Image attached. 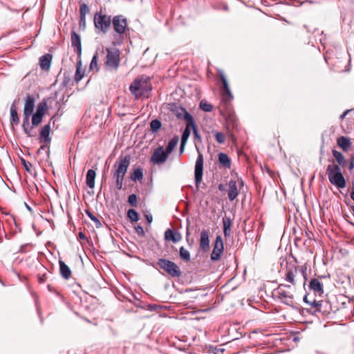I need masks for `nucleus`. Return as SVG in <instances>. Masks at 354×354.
I'll return each instance as SVG.
<instances>
[{
    "mask_svg": "<svg viewBox=\"0 0 354 354\" xmlns=\"http://www.w3.org/2000/svg\"><path fill=\"white\" fill-rule=\"evenodd\" d=\"M130 160L129 155L120 156L113 166L111 176L115 180V186L118 190L122 189L123 180L129 167Z\"/></svg>",
    "mask_w": 354,
    "mask_h": 354,
    "instance_id": "1",
    "label": "nucleus"
},
{
    "mask_svg": "<svg viewBox=\"0 0 354 354\" xmlns=\"http://www.w3.org/2000/svg\"><path fill=\"white\" fill-rule=\"evenodd\" d=\"M111 24L114 30L113 43L120 45L129 35V28L127 26V19L121 15L114 16L112 18Z\"/></svg>",
    "mask_w": 354,
    "mask_h": 354,
    "instance_id": "2",
    "label": "nucleus"
},
{
    "mask_svg": "<svg viewBox=\"0 0 354 354\" xmlns=\"http://www.w3.org/2000/svg\"><path fill=\"white\" fill-rule=\"evenodd\" d=\"M284 279L292 286H296L299 282H303L305 285L307 281L306 268L295 263H287Z\"/></svg>",
    "mask_w": 354,
    "mask_h": 354,
    "instance_id": "3",
    "label": "nucleus"
},
{
    "mask_svg": "<svg viewBox=\"0 0 354 354\" xmlns=\"http://www.w3.org/2000/svg\"><path fill=\"white\" fill-rule=\"evenodd\" d=\"M151 89V79L145 75L135 79L129 86V91L136 99L147 95Z\"/></svg>",
    "mask_w": 354,
    "mask_h": 354,
    "instance_id": "4",
    "label": "nucleus"
},
{
    "mask_svg": "<svg viewBox=\"0 0 354 354\" xmlns=\"http://www.w3.org/2000/svg\"><path fill=\"white\" fill-rule=\"evenodd\" d=\"M326 174L332 185L336 186L338 189L346 187V182L339 165L335 164L328 165L326 169Z\"/></svg>",
    "mask_w": 354,
    "mask_h": 354,
    "instance_id": "5",
    "label": "nucleus"
},
{
    "mask_svg": "<svg viewBox=\"0 0 354 354\" xmlns=\"http://www.w3.org/2000/svg\"><path fill=\"white\" fill-rule=\"evenodd\" d=\"M240 187H243V181L238 177L236 173L232 174V178L226 182L225 190L227 194V198L230 201H233L239 195Z\"/></svg>",
    "mask_w": 354,
    "mask_h": 354,
    "instance_id": "6",
    "label": "nucleus"
},
{
    "mask_svg": "<svg viewBox=\"0 0 354 354\" xmlns=\"http://www.w3.org/2000/svg\"><path fill=\"white\" fill-rule=\"evenodd\" d=\"M111 16L100 12H97L94 15L93 23L95 28L102 34L108 32L111 26Z\"/></svg>",
    "mask_w": 354,
    "mask_h": 354,
    "instance_id": "7",
    "label": "nucleus"
},
{
    "mask_svg": "<svg viewBox=\"0 0 354 354\" xmlns=\"http://www.w3.org/2000/svg\"><path fill=\"white\" fill-rule=\"evenodd\" d=\"M225 118V129L227 131V136H229L232 141H234V135L233 133L234 129L238 126L236 118L234 115V111L231 108L226 106L225 111L223 109V118Z\"/></svg>",
    "mask_w": 354,
    "mask_h": 354,
    "instance_id": "8",
    "label": "nucleus"
},
{
    "mask_svg": "<svg viewBox=\"0 0 354 354\" xmlns=\"http://www.w3.org/2000/svg\"><path fill=\"white\" fill-rule=\"evenodd\" d=\"M157 265L171 277H180L182 274L180 267L174 262L166 259H158Z\"/></svg>",
    "mask_w": 354,
    "mask_h": 354,
    "instance_id": "9",
    "label": "nucleus"
},
{
    "mask_svg": "<svg viewBox=\"0 0 354 354\" xmlns=\"http://www.w3.org/2000/svg\"><path fill=\"white\" fill-rule=\"evenodd\" d=\"M106 55L104 64L109 70L116 71L120 66V52L116 49L106 48Z\"/></svg>",
    "mask_w": 354,
    "mask_h": 354,
    "instance_id": "10",
    "label": "nucleus"
},
{
    "mask_svg": "<svg viewBox=\"0 0 354 354\" xmlns=\"http://www.w3.org/2000/svg\"><path fill=\"white\" fill-rule=\"evenodd\" d=\"M290 285L280 284L275 290L281 301L288 306H293V295L286 290V288H290Z\"/></svg>",
    "mask_w": 354,
    "mask_h": 354,
    "instance_id": "11",
    "label": "nucleus"
},
{
    "mask_svg": "<svg viewBox=\"0 0 354 354\" xmlns=\"http://www.w3.org/2000/svg\"><path fill=\"white\" fill-rule=\"evenodd\" d=\"M203 156L201 153L198 152L195 167H194V178L196 186L198 188L200 183L202 181L203 176Z\"/></svg>",
    "mask_w": 354,
    "mask_h": 354,
    "instance_id": "12",
    "label": "nucleus"
},
{
    "mask_svg": "<svg viewBox=\"0 0 354 354\" xmlns=\"http://www.w3.org/2000/svg\"><path fill=\"white\" fill-rule=\"evenodd\" d=\"M168 155L163 147L160 146L154 150L151 157V162L156 165L162 164L167 160Z\"/></svg>",
    "mask_w": 354,
    "mask_h": 354,
    "instance_id": "13",
    "label": "nucleus"
},
{
    "mask_svg": "<svg viewBox=\"0 0 354 354\" xmlns=\"http://www.w3.org/2000/svg\"><path fill=\"white\" fill-rule=\"evenodd\" d=\"M31 115L23 113L22 129L24 133L28 137H35L37 132L35 131L32 124H30V118Z\"/></svg>",
    "mask_w": 354,
    "mask_h": 354,
    "instance_id": "14",
    "label": "nucleus"
},
{
    "mask_svg": "<svg viewBox=\"0 0 354 354\" xmlns=\"http://www.w3.org/2000/svg\"><path fill=\"white\" fill-rule=\"evenodd\" d=\"M71 46L77 55V59H80L82 55L81 38L75 31L71 32Z\"/></svg>",
    "mask_w": 354,
    "mask_h": 354,
    "instance_id": "15",
    "label": "nucleus"
},
{
    "mask_svg": "<svg viewBox=\"0 0 354 354\" xmlns=\"http://www.w3.org/2000/svg\"><path fill=\"white\" fill-rule=\"evenodd\" d=\"M35 107V99L32 95L28 94L25 98L24 113L32 115Z\"/></svg>",
    "mask_w": 354,
    "mask_h": 354,
    "instance_id": "16",
    "label": "nucleus"
},
{
    "mask_svg": "<svg viewBox=\"0 0 354 354\" xmlns=\"http://www.w3.org/2000/svg\"><path fill=\"white\" fill-rule=\"evenodd\" d=\"M53 118L50 119L51 121ZM50 122L48 124L44 125L39 133V142L44 144H49L50 142Z\"/></svg>",
    "mask_w": 354,
    "mask_h": 354,
    "instance_id": "17",
    "label": "nucleus"
},
{
    "mask_svg": "<svg viewBox=\"0 0 354 354\" xmlns=\"http://www.w3.org/2000/svg\"><path fill=\"white\" fill-rule=\"evenodd\" d=\"M234 98V96L229 88L227 80L223 75V104L230 102Z\"/></svg>",
    "mask_w": 354,
    "mask_h": 354,
    "instance_id": "18",
    "label": "nucleus"
},
{
    "mask_svg": "<svg viewBox=\"0 0 354 354\" xmlns=\"http://www.w3.org/2000/svg\"><path fill=\"white\" fill-rule=\"evenodd\" d=\"M52 55L47 53L40 57L39 60V64L41 70L44 71H49L52 62Z\"/></svg>",
    "mask_w": 354,
    "mask_h": 354,
    "instance_id": "19",
    "label": "nucleus"
},
{
    "mask_svg": "<svg viewBox=\"0 0 354 354\" xmlns=\"http://www.w3.org/2000/svg\"><path fill=\"white\" fill-rule=\"evenodd\" d=\"M165 239L166 241H171L174 243H177L182 239V236L178 232H176L172 229H167L165 232Z\"/></svg>",
    "mask_w": 354,
    "mask_h": 354,
    "instance_id": "20",
    "label": "nucleus"
},
{
    "mask_svg": "<svg viewBox=\"0 0 354 354\" xmlns=\"http://www.w3.org/2000/svg\"><path fill=\"white\" fill-rule=\"evenodd\" d=\"M209 232L203 230L201 233L200 247L203 252L209 249Z\"/></svg>",
    "mask_w": 354,
    "mask_h": 354,
    "instance_id": "21",
    "label": "nucleus"
},
{
    "mask_svg": "<svg viewBox=\"0 0 354 354\" xmlns=\"http://www.w3.org/2000/svg\"><path fill=\"white\" fill-rule=\"evenodd\" d=\"M59 273L61 276L66 280L71 277V270L70 268L62 260L59 261Z\"/></svg>",
    "mask_w": 354,
    "mask_h": 354,
    "instance_id": "22",
    "label": "nucleus"
},
{
    "mask_svg": "<svg viewBox=\"0 0 354 354\" xmlns=\"http://www.w3.org/2000/svg\"><path fill=\"white\" fill-rule=\"evenodd\" d=\"M221 244V236L218 235L216 239V243L214 248L211 254V259L212 261H216L220 259L221 254V248H218V243Z\"/></svg>",
    "mask_w": 354,
    "mask_h": 354,
    "instance_id": "23",
    "label": "nucleus"
},
{
    "mask_svg": "<svg viewBox=\"0 0 354 354\" xmlns=\"http://www.w3.org/2000/svg\"><path fill=\"white\" fill-rule=\"evenodd\" d=\"M10 124L11 125H18L19 123V118L17 114L15 101L10 106Z\"/></svg>",
    "mask_w": 354,
    "mask_h": 354,
    "instance_id": "24",
    "label": "nucleus"
},
{
    "mask_svg": "<svg viewBox=\"0 0 354 354\" xmlns=\"http://www.w3.org/2000/svg\"><path fill=\"white\" fill-rule=\"evenodd\" d=\"M309 287L314 292H318L319 295L324 293L323 285L317 279H311Z\"/></svg>",
    "mask_w": 354,
    "mask_h": 354,
    "instance_id": "25",
    "label": "nucleus"
},
{
    "mask_svg": "<svg viewBox=\"0 0 354 354\" xmlns=\"http://www.w3.org/2000/svg\"><path fill=\"white\" fill-rule=\"evenodd\" d=\"M96 173L93 169H88L86 176V183L87 186L93 189L95 186Z\"/></svg>",
    "mask_w": 354,
    "mask_h": 354,
    "instance_id": "26",
    "label": "nucleus"
},
{
    "mask_svg": "<svg viewBox=\"0 0 354 354\" xmlns=\"http://www.w3.org/2000/svg\"><path fill=\"white\" fill-rule=\"evenodd\" d=\"M337 142L339 147H341L344 151H347L351 145L350 140L344 136L339 137L337 139Z\"/></svg>",
    "mask_w": 354,
    "mask_h": 354,
    "instance_id": "27",
    "label": "nucleus"
},
{
    "mask_svg": "<svg viewBox=\"0 0 354 354\" xmlns=\"http://www.w3.org/2000/svg\"><path fill=\"white\" fill-rule=\"evenodd\" d=\"M332 153L333 157L335 158L338 163L337 165H339V167L341 166H345V165L346 164V160L345 159V157L341 152L337 150H333Z\"/></svg>",
    "mask_w": 354,
    "mask_h": 354,
    "instance_id": "28",
    "label": "nucleus"
},
{
    "mask_svg": "<svg viewBox=\"0 0 354 354\" xmlns=\"http://www.w3.org/2000/svg\"><path fill=\"white\" fill-rule=\"evenodd\" d=\"M81 67H82V61H81V58H80V59H78L77 65H76V72H75V77H74L75 81L76 82H79L82 79V77H84V72L82 71Z\"/></svg>",
    "mask_w": 354,
    "mask_h": 354,
    "instance_id": "29",
    "label": "nucleus"
},
{
    "mask_svg": "<svg viewBox=\"0 0 354 354\" xmlns=\"http://www.w3.org/2000/svg\"><path fill=\"white\" fill-rule=\"evenodd\" d=\"M47 109V100L44 99L37 104L35 113L44 116Z\"/></svg>",
    "mask_w": 354,
    "mask_h": 354,
    "instance_id": "30",
    "label": "nucleus"
},
{
    "mask_svg": "<svg viewBox=\"0 0 354 354\" xmlns=\"http://www.w3.org/2000/svg\"><path fill=\"white\" fill-rule=\"evenodd\" d=\"M130 178L133 181H141L143 178V171L141 168L136 169L131 174Z\"/></svg>",
    "mask_w": 354,
    "mask_h": 354,
    "instance_id": "31",
    "label": "nucleus"
},
{
    "mask_svg": "<svg viewBox=\"0 0 354 354\" xmlns=\"http://www.w3.org/2000/svg\"><path fill=\"white\" fill-rule=\"evenodd\" d=\"M178 136H174L171 140H169L167 146V148H166V150H165L168 154L171 153L174 148L176 147L178 142Z\"/></svg>",
    "mask_w": 354,
    "mask_h": 354,
    "instance_id": "32",
    "label": "nucleus"
},
{
    "mask_svg": "<svg viewBox=\"0 0 354 354\" xmlns=\"http://www.w3.org/2000/svg\"><path fill=\"white\" fill-rule=\"evenodd\" d=\"M179 255L180 259L185 262L190 261L191 257L189 252L183 246L179 249Z\"/></svg>",
    "mask_w": 354,
    "mask_h": 354,
    "instance_id": "33",
    "label": "nucleus"
},
{
    "mask_svg": "<svg viewBox=\"0 0 354 354\" xmlns=\"http://www.w3.org/2000/svg\"><path fill=\"white\" fill-rule=\"evenodd\" d=\"M182 111L184 112V118L187 122L186 127H188V128H189V127H192V128L195 127L196 125L193 117L185 109H182Z\"/></svg>",
    "mask_w": 354,
    "mask_h": 354,
    "instance_id": "34",
    "label": "nucleus"
},
{
    "mask_svg": "<svg viewBox=\"0 0 354 354\" xmlns=\"http://www.w3.org/2000/svg\"><path fill=\"white\" fill-rule=\"evenodd\" d=\"M182 111L184 112V118L187 122L186 127H188V128H189V127H192V128L195 127L196 125L193 117L185 109H182Z\"/></svg>",
    "mask_w": 354,
    "mask_h": 354,
    "instance_id": "35",
    "label": "nucleus"
},
{
    "mask_svg": "<svg viewBox=\"0 0 354 354\" xmlns=\"http://www.w3.org/2000/svg\"><path fill=\"white\" fill-rule=\"evenodd\" d=\"M32 124L33 127L38 126L42 122L44 116L36 113H32Z\"/></svg>",
    "mask_w": 354,
    "mask_h": 354,
    "instance_id": "36",
    "label": "nucleus"
},
{
    "mask_svg": "<svg viewBox=\"0 0 354 354\" xmlns=\"http://www.w3.org/2000/svg\"><path fill=\"white\" fill-rule=\"evenodd\" d=\"M161 122L158 119L153 120L150 122L151 130L153 133H156L161 128Z\"/></svg>",
    "mask_w": 354,
    "mask_h": 354,
    "instance_id": "37",
    "label": "nucleus"
},
{
    "mask_svg": "<svg viewBox=\"0 0 354 354\" xmlns=\"http://www.w3.org/2000/svg\"><path fill=\"white\" fill-rule=\"evenodd\" d=\"M127 216L131 222H137L139 220V215L138 212L133 209H129L128 210Z\"/></svg>",
    "mask_w": 354,
    "mask_h": 354,
    "instance_id": "38",
    "label": "nucleus"
},
{
    "mask_svg": "<svg viewBox=\"0 0 354 354\" xmlns=\"http://www.w3.org/2000/svg\"><path fill=\"white\" fill-rule=\"evenodd\" d=\"M89 12V8L86 3H82L80 7L81 21H84V17Z\"/></svg>",
    "mask_w": 354,
    "mask_h": 354,
    "instance_id": "39",
    "label": "nucleus"
},
{
    "mask_svg": "<svg viewBox=\"0 0 354 354\" xmlns=\"http://www.w3.org/2000/svg\"><path fill=\"white\" fill-rule=\"evenodd\" d=\"M86 214L95 223L96 227L99 228L102 227V223L95 216H94L90 211L86 210Z\"/></svg>",
    "mask_w": 354,
    "mask_h": 354,
    "instance_id": "40",
    "label": "nucleus"
},
{
    "mask_svg": "<svg viewBox=\"0 0 354 354\" xmlns=\"http://www.w3.org/2000/svg\"><path fill=\"white\" fill-rule=\"evenodd\" d=\"M200 108L204 111L209 112L212 111V105L205 100H201L200 102Z\"/></svg>",
    "mask_w": 354,
    "mask_h": 354,
    "instance_id": "41",
    "label": "nucleus"
},
{
    "mask_svg": "<svg viewBox=\"0 0 354 354\" xmlns=\"http://www.w3.org/2000/svg\"><path fill=\"white\" fill-rule=\"evenodd\" d=\"M227 259H228L227 261V269L230 267L235 268L236 266V263L234 255L230 254Z\"/></svg>",
    "mask_w": 354,
    "mask_h": 354,
    "instance_id": "42",
    "label": "nucleus"
},
{
    "mask_svg": "<svg viewBox=\"0 0 354 354\" xmlns=\"http://www.w3.org/2000/svg\"><path fill=\"white\" fill-rule=\"evenodd\" d=\"M232 221L229 218H223V231L224 234H227V229H230Z\"/></svg>",
    "mask_w": 354,
    "mask_h": 354,
    "instance_id": "43",
    "label": "nucleus"
},
{
    "mask_svg": "<svg viewBox=\"0 0 354 354\" xmlns=\"http://www.w3.org/2000/svg\"><path fill=\"white\" fill-rule=\"evenodd\" d=\"M97 57H98V52L97 51L93 58H92V60L91 62V64H90V69L91 70H94V69H96L97 71H98V67H97Z\"/></svg>",
    "mask_w": 354,
    "mask_h": 354,
    "instance_id": "44",
    "label": "nucleus"
},
{
    "mask_svg": "<svg viewBox=\"0 0 354 354\" xmlns=\"http://www.w3.org/2000/svg\"><path fill=\"white\" fill-rule=\"evenodd\" d=\"M231 160L225 153H223V169H230Z\"/></svg>",
    "mask_w": 354,
    "mask_h": 354,
    "instance_id": "45",
    "label": "nucleus"
},
{
    "mask_svg": "<svg viewBox=\"0 0 354 354\" xmlns=\"http://www.w3.org/2000/svg\"><path fill=\"white\" fill-rule=\"evenodd\" d=\"M128 203L132 207H137V205H138L137 196L135 194H132L129 196Z\"/></svg>",
    "mask_w": 354,
    "mask_h": 354,
    "instance_id": "46",
    "label": "nucleus"
},
{
    "mask_svg": "<svg viewBox=\"0 0 354 354\" xmlns=\"http://www.w3.org/2000/svg\"><path fill=\"white\" fill-rule=\"evenodd\" d=\"M189 135H190L189 128H188V127H186L185 129L183 132L180 142L186 143Z\"/></svg>",
    "mask_w": 354,
    "mask_h": 354,
    "instance_id": "47",
    "label": "nucleus"
},
{
    "mask_svg": "<svg viewBox=\"0 0 354 354\" xmlns=\"http://www.w3.org/2000/svg\"><path fill=\"white\" fill-rule=\"evenodd\" d=\"M322 301H316L313 300L310 303H309V305L316 308V312H320L321 311V306H322Z\"/></svg>",
    "mask_w": 354,
    "mask_h": 354,
    "instance_id": "48",
    "label": "nucleus"
},
{
    "mask_svg": "<svg viewBox=\"0 0 354 354\" xmlns=\"http://www.w3.org/2000/svg\"><path fill=\"white\" fill-rule=\"evenodd\" d=\"M135 230L138 235L145 236V231L142 226L138 225L135 227Z\"/></svg>",
    "mask_w": 354,
    "mask_h": 354,
    "instance_id": "49",
    "label": "nucleus"
},
{
    "mask_svg": "<svg viewBox=\"0 0 354 354\" xmlns=\"http://www.w3.org/2000/svg\"><path fill=\"white\" fill-rule=\"evenodd\" d=\"M48 144H44L42 146L39 147V149L37 151L38 153H41L42 151L46 150L47 153H49V147L47 145Z\"/></svg>",
    "mask_w": 354,
    "mask_h": 354,
    "instance_id": "50",
    "label": "nucleus"
},
{
    "mask_svg": "<svg viewBox=\"0 0 354 354\" xmlns=\"http://www.w3.org/2000/svg\"><path fill=\"white\" fill-rule=\"evenodd\" d=\"M46 274H42L41 276H39L38 277V281L39 283H43L46 281Z\"/></svg>",
    "mask_w": 354,
    "mask_h": 354,
    "instance_id": "51",
    "label": "nucleus"
},
{
    "mask_svg": "<svg viewBox=\"0 0 354 354\" xmlns=\"http://www.w3.org/2000/svg\"><path fill=\"white\" fill-rule=\"evenodd\" d=\"M145 217L149 224H150L153 221V216L151 214H145Z\"/></svg>",
    "mask_w": 354,
    "mask_h": 354,
    "instance_id": "52",
    "label": "nucleus"
},
{
    "mask_svg": "<svg viewBox=\"0 0 354 354\" xmlns=\"http://www.w3.org/2000/svg\"><path fill=\"white\" fill-rule=\"evenodd\" d=\"M354 168V156L351 157L350 160V163L348 165V169L352 170Z\"/></svg>",
    "mask_w": 354,
    "mask_h": 354,
    "instance_id": "53",
    "label": "nucleus"
},
{
    "mask_svg": "<svg viewBox=\"0 0 354 354\" xmlns=\"http://www.w3.org/2000/svg\"><path fill=\"white\" fill-rule=\"evenodd\" d=\"M215 136L217 142L221 143V132H216Z\"/></svg>",
    "mask_w": 354,
    "mask_h": 354,
    "instance_id": "54",
    "label": "nucleus"
},
{
    "mask_svg": "<svg viewBox=\"0 0 354 354\" xmlns=\"http://www.w3.org/2000/svg\"><path fill=\"white\" fill-rule=\"evenodd\" d=\"M78 237L80 239H82V240H86V236L85 235L84 233H83L82 232H80L78 233Z\"/></svg>",
    "mask_w": 354,
    "mask_h": 354,
    "instance_id": "55",
    "label": "nucleus"
},
{
    "mask_svg": "<svg viewBox=\"0 0 354 354\" xmlns=\"http://www.w3.org/2000/svg\"><path fill=\"white\" fill-rule=\"evenodd\" d=\"M212 348H213V352L214 353V354H218L219 352H221V348H219L217 346Z\"/></svg>",
    "mask_w": 354,
    "mask_h": 354,
    "instance_id": "56",
    "label": "nucleus"
},
{
    "mask_svg": "<svg viewBox=\"0 0 354 354\" xmlns=\"http://www.w3.org/2000/svg\"><path fill=\"white\" fill-rule=\"evenodd\" d=\"M217 158H218V166H220V165H221V160H222L221 152L218 153L217 154Z\"/></svg>",
    "mask_w": 354,
    "mask_h": 354,
    "instance_id": "57",
    "label": "nucleus"
},
{
    "mask_svg": "<svg viewBox=\"0 0 354 354\" xmlns=\"http://www.w3.org/2000/svg\"><path fill=\"white\" fill-rule=\"evenodd\" d=\"M186 143L180 142V153H183L184 151L185 145Z\"/></svg>",
    "mask_w": 354,
    "mask_h": 354,
    "instance_id": "58",
    "label": "nucleus"
},
{
    "mask_svg": "<svg viewBox=\"0 0 354 354\" xmlns=\"http://www.w3.org/2000/svg\"><path fill=\"white\" fill-rule=\"evenodd\" d=\"M232 234V231H231V229H227V234H224L225 238H226V241H227L230 236Z\"/></svg>",
    "mask_w": 354,
    "mask_h": 354,
    "instance_id": "59",
    "label": "nucleus"
},
{
    "mask_svg": "<svg viewBox=\"0 0 354 354\" xmlns=\"http://www.w3.org/2000/svg\"><path fill=\"white\" fill-rule=\"evenodd\" d=\"M349 111H350L349 110H346V111H344V113L340 115V118H341L342 120H343V119L346 117V115L348 114V113Z\"/></svg>",
    "mask_w": 354,
    "mask_h": 354,
    "instance_id": "60",
    "label": "nucleus"
},
{
    "mask_svg": "<svg viewBox=\"0 0 354 354\" xmlns=\"http://www.w3.org/2000/svg\"><path fill=\"white\" fill-rule=\"evenodd\" d=\"M192 129H193V133H194V136H195V137H199V136H198V132H197V129H196V126H195V127H192Z\"/></svg>",
    "mask_w": 354,
    "mask_h": 354,
    "instance_id": "61",
    "label": "nucleus"
},
{
    "mask_svg": "<svg viewBox=\"0 0 354 354\" xmlns=\"http://www.w3.org/2000/svg\"><path fill=\"white\" fill-rule=\"evenodd\" d=\"M304 301L308 304H309V303H310L311 301H309L308 299V297L307 295H305L304 297V299H303Z\"/></svg>",
    "mask_w": 354,
    "mask_h": 354,
    "instance_id": "62",
    "label": "nucleus"
},
{
    "mask_svg": "<svg viewBox=\"0 0 354 354\" xmlns=\"http://www.w3.org/2000/svg\"><path fill=\"white\" fill-rule=\"evenodd\" d=\"M47 288L50 292H54V288L51 286V285L48 284L47 286Z\"/></svg>",
    "mask_w": 354,
    "mask_h": 354,
    "instance_id": "63",
    "label": "nucleus"
},
{
    "mask_svg": "<svg viewBox=\"0 0 354 354\" xmlns=\"http://www.w3.org/2000/svg\"><path fill=\"white\" fill-rule=\"evenodd\" d=\"M351 198L354 201V190H353L351 193Z\"/></svg>",
    "mask_w": 354,
    "mask_h": 354,
    "instance_id": "64",
    "label": "nucleus"
}]
</instances>
